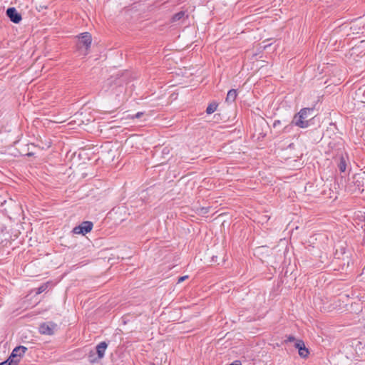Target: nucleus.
Returning <instances> with one entry per match:
<instances>
[{
    "label": "nucleus",
    "mask_w": 365,
    "mask_h": 365,
    "mask_svg": "<svg viewBox=\"0 0 365 365\" xmlns=\"http://www.w3.org/2000/svg\"><path fill=\"white\" fill-rule=\"evenodd\" d=\"M314 109L309 108H304L300 110L297 113L292 121V123L301 128H306L309 126L310 120L314 118Z\"/></svg>",
    "instance_id": "1"
},
{
    "label": "nucleus",
    "mask_w": 365,
    "mask_h": 365,
    "mask_svg": "<svg viewBox=\"0 0 365 365\" xmlns=\"http://www.w3.org/2000/svg\"><path fill=\"white\" fill-rule=\"evenodd\" d=\"M91 43L92 37L89 33L81 34L77 43V49L80 55L86 56L88 53Z\"/></svg>",
    "instance_id": "2"
},
{
    "label": "nucleus",
    "mask_w": 365,
    "mask_h": 365,
    "mask_svg": "<svg viewBox=\"0 0 365 365\" xmlns=\"http://www.w3.org/2000/svg\"><path fill=\"white\" fill-rule=\"evenodd\" d=\"M27 351V348L24 346H19L14 348L9 356V359L15 364H19L21 359L24 356L26 351Z\"/></svg>",
    "instance_id": "3"
},
{
    "label": "nucleus",
    "mask_w": 365,
    "mask_h": 365,
    "mask_svg": "<svg viewBox=\"0 0 365 365\" xmlns=\"http://www.w3.org/2000/svg\"><path fill=\"white\" fill-rule=\"evenodd\" d=\"M93 228V223L89 221L83 222L80 225L75 227L73 232L75 234L86 235L91 231Z\"/></svg>",
    "instance_id": "4"
},
{
    "label": "nucleus",
    "mask_w": 365,
    "mask_h": 365,
    "mask_svg": "<svg viewBox=\"0 0 365 365\" xmlns=\"http://www.w3.org/2000/svg\"><path fill=\"white\" fill-rule=\"evenodd\" d=\"M56 328V324L52 322L43 323L39 327V332L41 334L52 335Z\"/></svg>",
    "instance_id": "5"
},
{
    "label": "nucleus",
    "mask_w": 365,
    "mask_h": 365,
    "mask_svg": "<svg viewBox=\"0 0 365 365\" xmlns=\"http://www.w3.org/2000/svg\"><path fill=\"white\" fill-rule=\"evenodd\" d=\"M6 15L10 19V20L15 24L19 23L21 20V16L14 7L9 8L6 10Z\"/></svg>",
    "instance_id": "6"
},
{
    "label": "nucleus",
    "mask_w": 365,
    "mask_h": 365,
    "mask_svg": "<svg viewBox=\"0 0 365 365\" xmlns=\"http://www.w3.org/2000/svg\"><path fill=\"white\" fill-rule=\"evenodd\" d=\"M295 347L298 349L301 357L306 358L308 356L309 351L302 340H297L295 343Z\"/></svg>",
    "instance_id": "7"
},
{
    "label": "nucleus",
    "mask_w": 365,
    "mask_h": 365,
    "mask_svg": "<svg viewBox=\"0 0 365 365\" xmlns=\"http://www.w3.org/2000/svg\"><path fill=\"white\" fill-rule=\"evenodd\" d=\"M107 344L105 341L101 342L96 347L97 354L99 358H103L107 349Z\"/></svg>",
    "instance_id": "8"
},
{
    "label": "nucleus",
    "mask_w": 365,
    "mask_h": 365,
    "mask_svg": "<svg viewBox=\"0 0 365 365\" xmlns=\"http://www.w3.org/2000/svg\"><path fill=\"white\" fill-rule=\"evenodd\" d=\"M237 96V92L235 89H231L228 91L225 101L228 103H233Z\"/></svg>",
    "instance_id": "9"
},
{
    "label": "nucleus",
    "mask_w": 365,
    "mask_h": 365,
    "mask_svg": "<svg viewBox=\"0 0 365 365\" xmlns=\"http://www.w3.org/2000/svg\"><path fill=\"white\" fill-rule=\"evenodd\" d=\"M339 168L341 173H344L346 171V160L344 156H341L340 158V160L339 163Z\"/></svg>",
    "instance_id": "10"
},
{
    "label": "nucleus",
    "mask_w": 365,
    "mask_h": 365,
    "mask_svg": "<svg viewBox=\"0 0 365 365\" xmlns=\"http://www.w3.org/2000/svg\"><path fill=\"white\" fill-rule=\"evenodd\" d=\"M217 104H216L215 103H211L207 106V108L206 109V113L207 114H212L217 110Z\"/></svg>",
    "instance_id": "11"
},
{
    "label": "nucleus",
    "mask_w": 365,
    "mask_h": 365,
    "mask_svg": "<svg viewBox=\"0 0 365 365\" xmlns=\"http://www.w3.org/2000/svg\"><path fill=\"white\" fill-rule=\"evenodd\" d=\"M185 16V12L184 11H180L177 14H175L173 17V21H177L180 20Z\"/></svg>",
    "instance_id": "12"
},
{
    "label": "nucleus",
    "mask_w": 365,
    "mask_h": 365,
    "mask_svg": "<svg viewBox=\"0 0 365 365\" xmlns=\"http://www.w3.org/2000/svg\"><path fill=\"white\" fill-rule=\"evenodd\" d=\"M48 287V283H46V284H43L41 285V286L37 289L36 294H39L42 293L43 292H44L45 290H46V289H47Z\"/></svg>",
    "instance_id": "13"
},
{
    "label": "nucleus",
    "mask_w": 365,
    "mask_h": 365,
    "mask_svg": "<svg viewBox=\"0 0 365 365\" xmlns=\"http://www.w3.org/2000/svg\"><path fill=\"white\" fill-rule=\"evenodd\" d=\"M0 365H18V364H14V362L11 361V359H9L7 361L1 363Z\"/></svg>",
    "instance_id": "14"
},
{
    "label": "nucleus",
    "mask_w": 365,
    "mask_h": 365,
    "mask_svg": "<svg viewBox=\"0 0 365 365\" xmlns=\"http://www.w3.org/2000/svg\"><path fill=\"white\" fill-rule=\"evenodd\" d=\"M281 125V121L279 120H274L273 123V127L274 128H277Z\"/></svg>",
    "instance_id": "15"
},
{
    "label": "nucleus",
    "mask_w": 365,
    "mask_h": 365,
    "mask_svg": "<svg viewBox=\"0 0 365 365\" xmlns=\"http://www.w3.org/2000/svg\"><path fill=\"white\" fill-rule=\"evenodd\" d=\"M187 278H188L187 275H185V276L180 277H179V279L178 280V283H181L183 281H185V279H187Z\"/></svg>",
    "instance_id": "16"
},
{
    "label": "nucleus",
    "mask_w": 365,
    "mask_h": 365,
    "mask_svg": "<svg viewBox=\"0 0 365 365\" xmlns=\"http://www.w3.org/2000/svg\"><path fill=\"white\" fill-rule=\"evenodd\" d=\"M295 340V338L293 336H289L287 337V339L286 340V341H294Z\"/></svg>",
    "instance_id": "17"
},
{
    "label": "nucleus",
    "mask_w": 365,
    "mask_h": 365,
    "mask_svg": "<svg viewBox=\"0 0 365 365\" xmlns=\"http://www.w3.org/2000/svg\"><path fill=\"white\" fill-rule=\"evenodd\" d=\"M201 212H202V214L207 213V212H208V209H207V208H205V207H202V208H201Z\"/></svg>",
    "instance_id": "18"
},
{
    "label": "nucleus",
    "mask_w": 365,
    "mask_h": 365,
    "mask_svg": "<svg viewBox=\"0 0 365 365\" xmlns=\"http://www.w3.org/2000/svg\"><path fill=\"white\" fill-rule=\"evenodd\" d=\"M230 365H241V364L240 361H236L230 364Z\"/></svg>",
    "instance_id": "19"
},
{
    "label": "nucleus",
    "mask_w": 365,
    "mask_h": 365,
    "mask_svg": "<svg viewBox=\"0 0 365 365\" xmlns=\"http://www.w3.org/2000/svg\"><path fill=\"white\" fill-rule=\"evenodd\" d=\"M142 115H143V113L139 112V113H138L135 115V118H140Z\"/></svg>",
    "instance_id": "20"
},
{
    "label": "nucleus",
    "mask_w": 365,
    "mask_h": 365,
    "mask_svg": "<svg viewBox=\"0 0 365 365\" xmlns=\"http://www.w3.org/2000/svg\"><path fill=\"white\" fill-rule=\"evenodd\" d=\"M151 365H155L154 364H151Z\"/></svg>",
    "instance_id": "21"
}]
</instances>
